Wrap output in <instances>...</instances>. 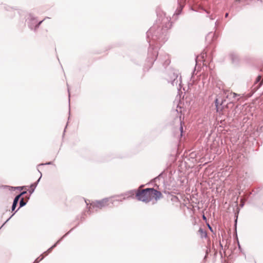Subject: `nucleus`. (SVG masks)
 Instances as JSON below:
<instances>
[{
	"instance_id": "obj_1",
	"label": "nucleus",
	"mask_w": 263,
	"mask_h": 263,
	"mask_svg": "<svg viewBox=\"0 0 263 263\" xmlns=\"http://www.w3.org/2000/svg\"><path fill=\"white\" fill-rule=\"evenodd\" d=\"M171 27L172 23L168 18L164 16H161L147 31L146 36L149 47L144 69L148 70L152 67L158 56V48L167 40L168 30Z\"/></svg>"
},
{
	"instance_id": "obj_2",
	"label": "nucleus",
	"mask_w": 263,
	"mask_h": 263,
	"mask_svg": "<svg viewBox=\"0 0 263 263\" xmlns=\"http://www.w3.org/2000/svg\"><path fill=\"white\" fill-rule=\"evenodd\" d=\"M45 20V18L39 21L36 16H35L32 14L30 13L28 15V17L26 18V21L28 27L34 32H36L38 28Z\"/></svg>"
},
{
	"instance_id": "obj_3",
	"label": "nucleus",
	"mask_w": 263,
	"mask_h": 263,
	"mask_svg": "<svg viewBox=\"0 0 263 263\" xmlns=\"http://www.w3.org/2000/svg\"><path fill=\"white\" fill-rule=\"evenodd\" d=\"M135 197L138 200L145 203H148L152 200V197L150 196L149 188H146L142 190H137Z\"/></svg>"
},
{
	"instance_id": "obj_4",
	"label": "nucleus",
	"mask_w": 263,
	"mask_h": 263,
	"mask_svg": "<svg viewBox=\"0 0 263 263\" xmlns=\"http://www.w3.org/2000/svg\"><path fill=\"white\" fill-rule=\"evenodd\" d=\"M178 71L174 69H170L167 73L166 79L168 82L171 83L173 86L177 85L178 80Z\"/></svg>"
},
{
	"instance_id": "obj_5",
	"label": "nucleus",
	"mask_w": 263,
	"mask_h": 263,
	"mask_svg": "<svg viewBox=\"0 0 263 263\" xmlns=\"http://www.w3.org/2000/svg\"><path fill=\"white\" fill-rule=\"evenodd\" d=\"M186 0H177L178 7L174 12L173 18L175 20H177L179 15L182 12V10L185 5Z\"/></svg>"
},
{
	"instance_id": "obj_6",
	"label": "nucleus",
	"mask_w": 263,
	"mask_h": 263,
	"mask_svg": "<svg viewBox=\"0 0 263 263\" xmlns=\"http://www.w3.org/2000/svg\"><path fill=\"white\" fill-rule=\"evenodd\" d=\"M108 201V198H105L100 200H96L91 202L90 206L93 208H97L101 209L106 205V203Z\"/></svg>"
},
{
	"instance_id": "obj_7",
	"label": "nucleus",
	"mask_w": 263,
	"mask_h": 263,
	"mask_svg": "<svg viewBox=\"0 0 263 263\" xmlns=\"http://www.w3.org/2000/svg\"><path fill=\"white\" fill-rule=\"evenodd\" d=\"M229 57L233 65L235 66L238 65L240 58L237 52L235 51H231L229 54Z\"/></svg>"
},
{
	"instance_id": "obj_8",
	"label": "nucleus",
	"mask_w": 263,
	"mask_h": 263,
	"mask_svg": "<svg viewBox=\"0 0 263 263\" xmlns=\"http://www.w3.org/2000/svg\"><path fill=\"white\" fill-rule=\"evenodd\" d=\"M150 196L152 197V200L154 198L155 200L157 201L160 198L163 197V195L160 191H157L156 189L150 187Z\"/></svg>"
},
{
	"instance_id": "obj_9",
	"label": "nucleus",
	"mask_w": 263,
	"mask_h": 263,
	"mask_svg": "<svg viewBox=\"0 0 263 263\" xmlns=\"http://www.w3.org/2000/svg\"><path fill=\"white\" fill-rule=\"evenodd\" d=\"M263 80L261 79V77L258 75L254 82L253 86L252 87V91L254 93L256 92L262 85Z\"/></svg>"
},
{
	"instance_id": "obj_10",
	"label": "nucleus",
	"mask_w": 263,
	"mask_h": 263,
	"mask_svg": "<svg viewBox=\"0 0 263 263\" xmlns=\"http://www.w3.org/2000/svg\"><path fill=\"white\" fill-rule=\"evenodd\" d=\"M28 202V201H25L24 198H22L19 201V207L14 211V212L11 215V216L2 224L0 228V230L12 218V217L22 207L25 206Z\"/></svg>"
},
{
	"instance_id": "obj_11",
	"label": "nucleus",
	"mask_w": 263,
	"mask_h": 263,
	"mask_svg": "<svg viewBox=\"0 0 263 263\" xmlns=\"http://www.w3.org/2000/svg\"><path fill=\"white\" fill-rule=\"evenodd\" d=\"M159 60L162 63L163 66L164 68L169 65L171 63V61L169 59L168 54H165L163 57L161 55H160Z\"/></svg>"
},
{
	"instance_id": "obj_12",
	"label": "nucleus",
	"mask_w": 263,
	"mask_h": 263,
	"mask_svg": "<svg viewBox=\"0 0 263 263\" xmlns=\"http://www.w3.org/2000/svg\"><path fill=\"white\" fill-rule=\"evenodd\" d=\"M38 172L40 174V177H39V178L37 179V180L36 182L32 183L30 185V189L28 190V192L30 195H31L34 192L36 187L37 186L39 182H40V181L42 178V173L39 170H38Z\"/></svg>"
},
{
	"instance_id": "obj_13",
	"label": "nucleus",
	"mask_w": 263,
	"mask_h": 263,
	"mask_svg": "<svg viewBox=\"0 0 263 263\" xmlns=\"http://www.w3.org/2000/svg\"><path fill=\"white\" fill-rule=\"evenodd\" d=\"M253 192H254V191H252V192L246 191L245 193L244 196H245V198L246 200H248L249 199L253 200L256 199L257 198V197H256V194L255 193L253 194Z\"/></svg>"
},
{
	"instance_id": "obj_14",
	"label": "nucleus",
	"mask_w": 263,
	"mask_h": 263,
	"mask_svg": "<svg viewBox=\"0 0 263 263\" xmlns=\"http://www.w3.org/2000/svg\"><path fill=\"white\" fill-rule=\"evenodd\" d=\"M74 228L71 229V230L66 233L65 235H64L60 239H59L56 242H55L51 247L49 248V251H52V250L57 246L58 244L60 243V242L63 239L64 237H65L67 235H68L73 230Z\"/></svg>"
},
{
	"instance_id": "obj_15",
	"label": "nucleus",
	"mask_w": 263,
	"mask_h": 263,
	"mask_svg": "<svg viewBox=\"0 0 263 263\" xmlns=\"http://www.w3.org/2000/svg\"><path fill=\"white\" fill-rule=\"evenodd\" d=\"M74 228L71 229V230L66 233L65 235H64L60 239H59L56 242H55L51 247L49 248V251H52V250L57 246L58 244L60 243V242L63 239L64 237H65L67 235H68L73 230Z\"/></svg>"
},
{
	"instance_id": "obj_16",
	"label": "nucleus",
	"mask_w": 263,
	"mask_h": 263,
	"mask_svg": "<svg viewBox=\"0 0 263 263\" xmlns=\"http://www.w3.org/2000/svg\"><path fill=\"white\" fill-rule=\"evenodd\" d=\"M136 192H137V190H132L128 191L123 194H121L120 195H117V196L120 197V196H127V198H128L130 197L134 198V195L135 194H136Z\"/></svg>"
},
{
	"instance_id": "obj_17",
	"label": "nucleus",
	"mask_w": 263,
	"mask_h": 263,
	"mask_svg": "<svg viewBox=\"0 0 263 263\" xmlns=\"http://www.w3.org/2000/svg\"><path fill=\"white\" fill-rule=\"evenodd\" d=\"M256 132L260 139H263V125L257 128Z\"/></svg>"
},
{
	"instance_id": "obj_18",
	"label": "nucleus",
	"mask_w": 263,
	"mask_h": 263,
	"mask_svg": "<svg viewBox=\"0 0 263 263\" xmlns=\"http://www.w3.org/2000/svg\"><path fill=\"white\" fill-rule=\"evenodd\" d=\"M198 232L200 233V237L201 238H206L207 237V233L202 228H200L198 230Z\"/></svg>"
},
{
	"instance_id": "obj_19",
	"label": "nucleus",
	"mask_w": 263,
	"mask_h": 263,
	"mask_svg": "<svg viewBox=\"0 0 263 263\" xmlns=\"http://www.w3.org/2000/svg\"><path fill=\"white\" fill-rule=\"evenodd\" d=\"M7 186L8 187L10 188V190H11V191H15L16 190H17L19 191H22L23 189L26 187V186H15V187L9 186Z\"/></svg>"
},
{
	"instance_id": "obj_20",
	"label": "nucleus",
	"mask_w": 263,
	"mask_h": 263,
	"mask_svg": "<svg viewBox=\"0 0 263 263\" xmlns=\"http://www.w3.org/2000/svg\"><path fill=\"white\" fill-rule=\"evenodd\" d=\"M227 107V105H222L219 107V109L218 111H216L217 112L219 113V116L221 117V116L223 115V110L225 107Z\"/></svg>"
},
{
	"instance_id": "obj_21",
	"label": "nucleus",
	"mask_w": 263,
	"mask_h": 263,
	"mask_svg": "<svg viewBox=\"0 0 263 263\" xmlns=\"http://www.w3.org/2000/svg\"><path fill=\"white\" fill-rule=\"evenodd\" d=\"M214 104L216 107V110L218 111L219 107L220 106L218 98H216L214 100Z\"/></svg>"
},
{
	"instance_id": "obj_22",
	"label": "nucleus",
	"mask_w": 263,
	"mask_h": 263,
	"mask_svg": "<svg viewBox=\"0 0 263 263\" xmlns=\"http://www.w3.org/2000/svg\"><path fill=\"white\" fill-rule=\"evenodd\" d=\"M239 212V209L237 208V211L236 212H235V214H234L235 227H236V225H237Z\"/></svg>"
},
{
	"instance_id": "obj_23",
	"label": "nucleus",
	"mask_w": 263,
	"mask_h": 263,
	"mask_svg": "<svg viewBox=\"0 0 263 263\" xmlns=\"http://www.w3.org/2000/svg\"><path fill=\"white\" fill-rule=\"evenodd\" d=\"M204 10L206 12V13L208 14L206 17H208L210 18L211 20H214L215 18V16L213 14L209 15V12L205 9Z\"/></svg>"
},
{
	"instance_id": "obj_24",
	"label": "nucleus",
	"mask_w": 263,
	"mask_h": 263,
	"mask_svg": "<svg viewBox=\"0 0 263 263\" xmlns=\"http://www.w3.org/2000/svg\"><path fill=\"white\" fill-rule=\"evenodd\" d=\"M206 55L205 53H203V52L201 53L200 56L197 57L196 58L195 61H196V63H197V60H198V59L199 57H200L202 59V60H204V58H205V57H206Z\"/></svg>"
},
{
	"instance_id": "obj_25",
	"label": "nucleus",
	"mask_w": 263,
	"mask_h": 263,
	"mask_svg": "<svg viewBox=\"0 0 263 263\" xmlns=\"http://www.w3.org/2000/svg\"><path fill=\"white\" fill-rule=\"evenodd\" d=\"M44 256H40V257L36 258L34 261H33L34 263H39L40 261L42 260L44 258Z\"/></svg>"
},
{
	"instance_id": "obj_26",
	"label": "nucleus",
	"mask_w": 263,
	"mask_h": 263,
	"mask_svg": "<svg viewBox=\"0 0 263 263\" xmlns=\"http://www.w3.org/2000/svg\"><path fill=\"white\" fill-rule=\"evenodd\" d=\"M18 201H19V200H17L16 199V198L13 199L12 204V206H13V208L17 206Z\"/></svg>"
},
{
	"instance_id": "obj_27",
	"label": "nucleus",
	"mask_w": 263,
	"mask_h": 263,
	"mask_svg": "<svg viewBox=\"0 0 263 263\" xmlns=\"http://www.w3.org/2000/svg\"><path fill=\"white\" fill-rule=\"evenodd\" d=\"M49 248L46 251H45L42 254H41V256H46L48 255V254L50 253L52 251H49Z\"/></svg>"
},
{
	"instance_id": "obj_28",
	"label": "nucleus",
	"mask_w": 263,
	"mask_h": 263,
	"mask_svg": "<svg viewBox=\"0 0 263 263\" xmlns=\"http://www.w3.org/2000/svg\"><path fill=\"white\" fill-rule=\"evenodd\" d=\"M52 164V161H49V162H47L45 163H41L40 164L38 165V166H40V165H51Z\"/></svg>"
},
{
	"instance_id": "obj_29",
	"label": "nucleus",
	"mask_w": 263,
	"mask_h": 263,
	"mask_svg": "<svg viewBox=\"0 0 263 263\" xmlns=\"http://www.w3.org/2000/svg\"><path fill=\"white\" fill-rule=\"evenodd\" d=\"M22 196L21 195V194L20 193H19L18 195L15 196V197H14V199H16H16L17 200H20V199L22 198Z\"/></svg>"
},
{
	"instance_id": "obj_30",
	"label": "nucleus",
	"mask_w": 263,
	"mask_h": 263,
	"mask_svg": "<svg viewBox=\"0 0 263 263\" xmlns=\"http://www.w3.org/2000/svg\"><path fill=\"white\" fill-rule=\"evenodd\" d=\"M22 196L21 195V194L20 193H19L18 195L15 196V197H14V199H16H16L17 200H20V199L22 198Z\"/></svg>"
},
{
	"instance_id": "obj_31",
	"label": "nucleus",
	"mask_w": 263,
	"mask_h": 263,
	"mask_svg": "<svg viewBox=\"0 0 263 263\" xmlns=\"http://www.w3.org/2000/svg\"><path fill=\"white\" fill-rule=\"evenodd\" d=\"M166 175L164 171L162 172L158 176L159 178L161 179V178H163V175Z\"/></svg>"
},
{
	"instance_id": "obj_32",
	"label": "nucleus",
	"mask_w": 263,
	"mask_h": 263,
	"mask_svg": "<svg viewBox=\"0 0 263 263\" xmlns=\"http://www.w3.org/2000/svg\"><path fill=\"white\" fill-rule=\"evenodd\" d=\"M4 9L7 10V11H10V9H12L13 8L8 6H4Z\"/></svg>"
},
{
	"instance_id": "obj_33",
	"label": "nucleus",
	"mask_w": 263,
	"mask_h": 263,
	"mask_svg": "<svg viewBox=\"0 0 263 263\" xmlns=\"http://www.w3.org/2000/svg\"><path fill=\"white\" fill-rule=\"evenodd\" d=\"M181 83H182L181 77L180 76L179 78V88H177L178 90L181 88Z\"/></svg>"
},
{
	"instance_id": "obj_34",
	"label": "nucleus",
	"mask_w": 263,
	"mask_h": 263,
	"mask_svg": "<svg viewBox=\"0 0 263 263\" xmlns=\"http://www.w3.org/2000/svg\"><path fill=\"white\" fill-rule=\"evenodd\" d=\"M180 136H182L183 130V127L181 125H180Z\"/></svg>"
},
{
	"instance_id": "obj_35",
	"label": "nucleus",
	"mask_w": 263,
	"mask_h": 263,
	"mask_svg": "<svg viewBox=\"0 0 263 263\" xmlns=\"http://www.w3.org/2000/svg\"><path fill=\"white\" fill-rule=\"evenodd\" d=\"M160 179L159 178V177L158 176H157L156 177H155L154 179H153V181L155 182H157L158 181L160 180Z\"/></svg>"
},
{
	"instance_id": "obj_36",
	"label": "nucleus",
	"mask_w": 263,
	"mask_h": 263,
	"mask_svg": "<svg viewBox=\"0 0 263 263\" xmlns=\"http://www.w3.org/2000/svg\"><path fill=\"white\" fill-rule=\"evenodd\" d=\"M226 101V100L225 99H222L221 100V101L220 102V106H222V105H224V102Z\"/></svg>"
},
{
	"instance_id": "obj_37",
	"label": "nucleus",
	"mask_w": 263,
	"mask_h": 263,
	"mask_svg": "<svg viewBox=\"0 0 263 263\" xmlns=\"http://www.w3.org/2000/svg\"><path fill=\"white\" fill-rule=\"evenodd\" d=\"M237 242H238V249H239V250L241 252H242V249H241V247H240V243H239V241H238V238H237Z\"/></svg>"
},
{
	"instance_id": "obj_38",
	"label": "nucleus",
	"mask_w": 263,
	"mask_h": 263,
	"mask_svg": "<svg viewBox=\"0 0 263 263\" xmlns=\"http://www.w3.org/2000/svg\"><path fill=\"white\" fill-rule=\"evenodd\" d=\"M220 24V23L218 21V20H217L215 23V27H218L219 25Z\"/></svg>"
},
{
	"instance_id": "obj_39",
	"label": "nucleus",
	"mask_w": 263,
	"mask_h": 263,
	"mask_svg": "<svg viewBox=\"0 0 263 263\" xmlns=\"http://www.w3.org/2000/svg\"><path fill=\"white\" fill-rule=\"evenodd\" d=\"M27 191H22V192H20V193L23 196V195H24L26 194H27Z\"/></svg>"
},
{
	"instance_id": "obj_40",
	"label": "nucleus",
	"mask_w": 263,
	"mask_h": 263,
	"mask_svg": "<svg viewBox=\"0 0 263 263\" xmlns=\"http://www.w3.org/2000/svg\"><path fill=\"white\" fill-rule=\"evenodd\" d=\"M16 207H13V206H11V212H13V213L14 212V211H15V209H16Z\"/></svg>"
},
{
	"instance_id": "obj_41",
	"label": "nucleus",
	"mask_w": 263,
	"mask_h": 263,
	"mask_svg": "<svg viewBox=\"0 0 263 263\" xmlns=\"http://www.w3.org/2000/svg\"><path fill=\"white\" fill-rule=\"evenodd\" d=\"M202 219H203V220L206 221V219H207L206 217H205V216L204 214L202 215Z\"/></svg>"
},
{
	"instance_id": "obj_42",
	"label": "nucleus",
	"mask_w": 263,
	"mask_h": 263,
	"mask_svg": "<svg viewBox=\"0 0 263 263\" xmlns=\"http://www.w3.org/2000/svg\"><path fill=\"white\" fill-rule=\"evenodd\" d=\"M208 227H209V228L210 229V230L212 232H213V229L208 224Z\"/></svg>"
},
{
	"instance_id": "obj_43",
	"label": "nucleus",
	"mask_w": 263,
	"mask_h": 263,
	"mask_svg": "<svg viewBox=\"0 0 263 263\" xmlns=\"http://www.w3.org/2000/svg\"><path fill=\"white\" fill-rule=\"evenodd\" d=\"M126 199V198L125 197H124L122 199H118V200H116V201H122L123 200H125Z\"/></svg>"
},
{
	"instance_id": "obj_44",
	"label": "nucleus",
	"mask_w": 263,
	"mask_h": 263,
	"mask_svg": "<svg viewBox=\"0 0 263 263\" xmlns=\"http://www.w3.org/2000/svg\"><path fill=\"white\" fill-rule=\"evenodd\" d=\"M233 98H235L237 96H238V95L235 92L233 93Z\"/></svg>"
},
{
	"instance_id": "obj_45",
	"label": "nucleus",
	"mask_w": 263,
	"mask_h": 263,
	"mask_svg": "<svg viewBox=\"0 0 263 263\" xmlns=\"http://www.w3.org/2000/svg\"><path fill=\"white\" fill-rule=\"evenodd\" d=\"M228 16H229V13H226L225 15H224L225 17H228Z\"/></svg>"
},
{
	"instance_id": "obj_46",
	"label": "nucleus",
	"mask_w": 263,
	"mask_h": 263,
	"mask_svg": "<svg viewBox=\"0 0 263 263\" xmlns=\"http://www.w3.org/2000/svg\"><path fill=\"white\" fill-rule=\"evenodd\" d=\"M68 93H69V98H70V93H69V88H68ZM70 101V99H69V102Z\"/></svg>"
},
{
	"instance_id": "obj_47",
	"label": "nucleus",
	"mask_w": 263,
	"mask_h": 263,
	"mask_svg": "<svg viewBox=\"0 0 263 263\" xmlns=\"http://www.w3.org/2000/svg\"><path fill=\"white\" fill-rule=\"evenodd\" d=\"M240 206L242 208L244 206V203H242L240 204Z\"/></svg>"
},
{
	"instance_id": "obj_48",
	"label": "nucleus",
	"mask_w": 263,
	"mask_h": 263,
	"mask_svg": "<svg viewBox=\"0 0 263 263\" xmlns=\"http://www.w3.org/2000/svg\"><path fill=\"white\" fill-rule=\"evenodd\" d=\"M195 68H194V70L193 71V72H192V77H193V74H194V73H195Z\"/></svg>"
},
{
	"instance_id": "obj_49",
	"label": "nucleus",
	"mask_w": 263,
	"mask_h": 263,
	"mask_svg": "<svg viewBox=\"0 0 263 263\" xmlns=\"http://www.w3.org/2000/svg\"><path fill=\"white\" fill-rule=\"evenodd\" d=\"M191 9L192 10V11H197L196 10L194 9V8H191Z\"/></svg>"
},
{
	"instance_id": "obj_50",
	"label": "nucleus",
	"mask_w": 263,
	"mask_h": 263,
	"mask_svg": "<svg viewBox=\"0 0 263 263\" xmlns=\"http://www.w3.org/2000/svg\"><path fill=\"white\" fill-rule=\"evenodd\" d=\"M173 198H174V199H178V197H177V196H174L173 197Z\"/></svg>"
},
{
	"instance_id": "obj_51",
	"label": "nucleus",
	"mask_w": 263,
	"mask_h": 263,
	"mask_svg": "<svg viewBox=\"0 0 263 263\" xmlns=\"http://www.w3.org/2000/svg\"><path fill=\"white\" fill-rule=\"evenodd\" d=\"M241 0H236V2L237 3H240Z\"/></svg>"
},
{
	"instance_id": "obj_52",
	"label": "nucleus",
	"mask_w": 263,
	"mask_h": 263,
	"mask_svg": "<svg viewBox=\"0 0 263 263\" xmlns=\"http://www.w3.org/2000/svg\"><path fill=\"white\" fill-rule=\"evenodd\" d=\"M88 212H90V207L89 208Z\"/></svg>"
},
{
	"instance_id": "obj_53",
	"label": "nucleus",
	"mask_w": 263,
	"mask_h": 263,
	"mask_svg": "<svg viewBox=\"0 0 263 263\" xmlns=\"http://www.w3.org/2000/svg\"><path fill=\"white\" fill-rule=\"evenodd\" d=\"M66 127H67V125L66 126V127H65V129H66ZM65 132H66V130H65V129H64L63 135L64 134V133H65Z\"/></svg>"
},
{
	"instance_id": "obj_54",
	"label": "nucleus",
	"mask_w": 263,
	"mask_h": 263,
	"mask_svg": "<svg viewBox=\"0 0 263 263\" xmlns=\"http://www.w3.org/2000/svg\"><path fill=\"white\" fill-rule=\"evenodd\" d=\"M144 186V184H142V185H140V187H143Z\"/></svg>"
},
{
	"instance_id": "obj_55",
	"label": "nucleus",
	"mask_w": 263,
	"mask_h": 263,
	"mask_svg": "<svg viewBox=\"0 0 263 263\" xmlns=\"http://www.w3.org/2000/svg\"><path fill=\"white\" fill-rule=\"evenodd\" d=\"M29 198H30V197H27V200L28 201V200H29Z\"/></svg>"
},
{
	"instance_id": "obj_56",
	"label": "nucleus",
	"mask_w": 263,
	"mask_h": 263,
	"mask_svg": "<svg viewBox=\"0 0 263 263\" xmlns=\"http://www.w3.org/2000/svg\"><path fill=\"white\" fill-rule=\"evenodd\" d=\"M220 246H221V247H222V244H221V243H220Z\"/></svg>"
},
{
	"instance_id": "obj_57",
	"label": "nucleus",
	"mask_w": 263,
	"mask_h": 263,
	"mask_svg": "<svg viewBox=\"0 0 263 263\" xmlns=\"http://www.w3.org/2000/svg\"><path fill=\"white\" fill-rule=\"evenodd\" d=\"M85 203H86L87 205H88L86 201H85Z\"/></svg>"
},
{
	"instance_id": "obj_58",
	"label": "nucleus",
	"mask_w": 263,
	"mask_h": 263,
	"mask_svg": "<svg viewBox=\"0 0 263 263\" xmlns=\"http://www.w3.org/2000/svg\"><path fill=\"white\" fill-rule=\"evenodd\" d=\"M33 263H34V262Z\"/></svg>"
}]
</instances>
